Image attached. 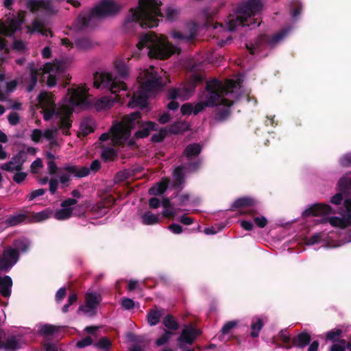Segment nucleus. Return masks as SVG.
Segmentation results:
<instances>
[{
	"label": "nucleus",
	"mask_w": 351,
	"mask_h": 351,
	"mask_svg": "<svg viewBox=\"0 0 351 351\" xmlns=\"http://www.w3.org/2000/svg\"><path fill=\"white\" fill-rule=\"evenodd\" d=\"M199 333L200 331L192 325L184 326L178 338V346L183 348L191 345Z\"/></svg>",
	"instance_id": "obj_18"
},
{
	"label": "nucleus",
	"mask_w": 351,
	"mask_h": 351,
	"mask_svg": "<svg viewBox=\"0 0 351 351\" xmlns=\"http://www.w3.org/2000/svg\"><path fill=\"white\" fill-rule=\"evenodd\" d=\"M169 205L170 202L168 199H165L162 201V206L164 207L162 214L165 217H171L175 215V212L169 208Z\"/></svg>",
	"instance_id": "obj_48"
},
{
	"label": "nucleus",
	"mask_w": 351,
	"mask_h": 351,
	"mask_svg": "<svg viewBox=\"0 0 351 351\" xmlns=\"http://www.w3.org/2000/svg\"><path fill=\"white\" fill-rule=\"evenodd\" d=\"M240 80H228L225 83L213 80L207 82L206 90L200 98V101L195 104H185L181 107L183 114H197L204 109L215 105L223 106L226 110L220 114L221 119H225L229 114V108L238 99L241 93Z\"/></svg>",
	"instance_id": "obj_2"
},
{
	"label": "nucleus",
	"mask_w": 351,
	"mask_h": 351,
	"mask_svg": "<svg viewBox=\"0 0 351 351\" xmlns=\"http://www.w3.org/2000/svg\"><path fill=\"white\" fill-rule=\"evenodd\" d=\"M111 343L108 339L103 337L97 343L94 344V346L100 348L108 350L110 348Z\"/></svg>",
	"instance_id": "obj_46"
},
{
	"label": "nucleus",
	"mask_w": 351,
	"mask_h": 351,
	"mask_svg": "<svg viewBox=\"0 0 351 351\" xmlns=\"http://www.w3.org/2000/svg\"><path fill=\"white\" fill-rule=\"evenodd\" d=\"M199 165L200 162H196L194 163H190L187 165H182L176 168L173 173L174 187H180L184 179V173L195 171L197 169Z\"/></svg>",
	"instance_id": "obj_20"
},
{
	"label": "nucleus",
	"mask_w": 351,
	"mask_h": 351,
	"mask_svg": "<svg viewBox=\"0 0 351 351\" xmlns=\"http://www.w3.org/2000/svg\"><path fill=\"white\" fill-rule=\"evenodd\" d=\"M168 228L174 234H180L182 232V226L176 223L170 225Z\"/></svg>",
	"instance_id": "obj_64"
},
{
	"label": "nucleus",
	"mask_w": 351,
	"mask_h": 351,
	"mask_svg": "<svg viewBox=\"0 0 351 351\" xmlns=\"http://www.w3.org/2000/svg\"><path fill=\"white\" fill-rule=\"evenodd\" d=\"M332 208L324 204H315L304 211L306 215L320 216L332 227L343 229L351 225V200L346 199L343 208L339 214L341 217L332 216L334 214Z\"/></svg>",
	"instance_id": "obj_8"
},
{
	"label": "nucleus",
	"mask_w": 351,
	"mask_h": 351,
	"mask_svg": "<svg viewBox=\"0 0 351 351\" xmlns=\"http://www.w3.org/2000/svg\"><path fill=\"white\" fill-rule=\"evenodd\" d=\"M71 61L66 60H56L54 62L46 63L43 67V78L47 80L48 86L56 84V75L66 69Z\"/></svg>",
	"instance_id": "obj_12"
},
{
	"label": "nucleus",
	"mask_w": 351,
	"mask_h": 351,
	"mask_svg": "<svg viewBox=\"0 0 351 351\" xmlns=\"http://www.w3.org/2000/svg\"><path fill=\"white\" fill-rule=\"evenodd\" d=\"M80 132L83 136H86L93 131L90 124L88 122H84L80 125Z\"/></svg>",
	"instance_id": "obj_54"
},
{
	"label": "nucleus",
	"mask_w": 351,
	"mask_h": 351,
	"mask_svg": "<svg viewBox=\"0 0 351 351\" xmlns=\"http://www.w3.org/2000/svg\"><path fill=\"white\" fill-rule=\"evenodd\" d=\"M237 321H230L224 324V326L221 328V332L225 334H228L232 329H233L237 325Z\"/></svg>",
	"instance_id": "obj_51"
},
{
	"label": "nucleus",
	"mask_w": 351,
	"mask_h": 351,
	"mask_svg": "<svg viewBox=\"0 0 351 351\" xmlns=\"http://www.w3.org/2000/svg\"><path fill=\"white\" fill-rule=\"evenodd\" d=\"M138 90H134L133 96L128 103L130 108H145L148 98L160 90L165 82L159 76L157 69L154 66L142 69L138 76Z\"/></svg>",
	"instance_id": "obj_6"
},
{
	"label": "nucleus",
	"mask_w": 351,
	"mask_h": 351,
	"mask_svg": "<svg viewBox=\"0 0 351 351\" xmlns=\"http://www.w3.org/2000/svg\"><path fill=\"white\" fill-rule=\"evenodd\" d=\"M52 214V211L49 209H46L42 210L40 212L36 213L34 215V220L35 221H42L47 219H48L51 215Z\"/></svg>",
	"instance_id": "obj_42"
},
{
	"label": "nucleus",
	"mask_w": 351,
	"mask_h": 351,
	"mask_svg": "<svg viewBox=\"0 0 351 351\" xmlns=\"http://www.w3.org/2000/svg\"><path fill=\"white\" fill-rule=\"evenodd\" d=\"M197 26L193 25L189 34H182L180 32H173L171 34L173 38L178 41L189 42L195 38L196 35Z\"/></svg>",
	"instance_id": "obj_33"
},
{
	"label": "nucleus",
	"mask_w": 351,
	"mask_h": 351,
	"mask_svg": "<svg viewBox=\"0 0 351 351\" xmlns=\"http://www.w3.org/2000/svg\"><path fill=\"white\" fill-rule=\"evenodd\" d=\"M64 170L69 173L71 175L77 178H82L87 176L90 173V169L88 167H82L78 168L76 166L66 165Z\"/></svg>",
	"instance_id": "obj_29"
},
{
	"label": "nucleus",
	"mask_w": 351,
	"mask_h": 351,
	"mask_svg": "<svg viewBox=\"0 0 351 351\" xmlns=\"http://www.w3.org/2000/svg\"><path fill=\"white\" fill-rule=\"evenodd\" d=\"M114 69L118 76L113 72H97L94 75L93 86L96 88L108 89L112 94L126 90V84L123 80L128 73V67L122 59H117L114 62Z\"/></svg>",
	"instance_id": "obj_7"
},
{
	"label": "nucleus",
	"mask_w": 351,
	"mask_h": 351,
	"mask_svg": "<svg viewBox=\"0 0 351 351\" xmlns=\"http://www.w3.org/2000/svg\"><path fill=\"white\" fill-rule=\"evenodd\" d=\"M12 280L8 276H0V294L8 298L11 294Z\"/></svg>",
	"instance_id": "obj_28"
},
{
	"label": "nucleus",
	"mask_w": 351,
	"mask_h": 351,
	"mask_svg": "<svg viewBox=\"0 0 351 351\" xmlns=\"http://www.w3.org/2000/svg\"><path fill=\"white\" fill-rule=\"evenodd\" d=\"M27 344V341L21 336H10L5 338V333L0 330V349H4L5 351H15L21 348Z\"/></svg>",
	"instance_id": "obj_15"
},
{
	"label": "nucleus",
	"mask_w": 351,
	"mask_h": 351,
	"mask_svg": "<svg viewBox=\"0 0 351 351\" xmlns=\"http://www.w3.org/2000/svg\"><path fill=\"white\" fill-rule=\"evenodd\" d=\"M254 221L256 225L259 228H264L267 223V219L263 216L255 217L254 218Z\"/></svg>",
	"instance_id": "obj_60"
},
{
	"label": "nucleus",
	"mask_w": 351,
	"mask_h": 351,
	"mask_svg": "<svg viewBox=\"0 0 351 351\" xmlns=\"http://www.w3.org/2000/svg\"><path fill=\"white\" fill-rule=\"evenodd\" d=\"M47 169L49 171V173L52 176H54V174L56 173L57 169H58L54 160H49L48 161Z\"/></svg>",
	"instance_id": "obj_62"
},
{
	"label": "nucleus",
	"mask_w": 351,
	"mask_h": 351,
	"mask_svg": "<svg viewBox=\"0 0 351 351\" xmlns=\"http://www.w3.org/2000/svg\"><path fill=\"white\" fill-rule=\"evenodd\" d=\"M45 193V190L43 189H39L34 191H32L27 196V198L29 201H32L36 198L37 197L41 196L44 195Z\"/></svg>",
	"instance_id": "obj_56"
},
{
	"label": "nucleus",
	"mask_w": 351,
	"mask_h": 351,
	"mask_svg": "<svg viewBox=\"0 0 351 351\" xmlns=\"http://www.w3.org/2000/svg\"><path fill=\"white\" fill-rule=\"evenodd\" d=\"M27 176V175L25 172L19 170V171H15V173L12 178L16 183L20 184L26 179Z\"/></svg>",
	"instance_id": "obj_49"
},
{
	"label": "nucleus",
	"mask_w": 351,
	"mask_h": 351,
	"mask_svg": "<svg viewBox=\"0 0 351 351\" xmlns=\"http://www.w3.org/2000/svg\"><path fill=\"white\" fill-rule=\"evenodd\" d=\"M101 301L99 293L94 291H88L86 294V302L79 308L85 315L91 316L95 315L97 305Z\"/></svg>",
	"instance_id": "obj_17"
},
{
	"label": "nucleus",
	"mask_w": 351,
	"mask_h": 351,
	"mask_svg": "<svg viewBox=\"0 0 351 351\" xmlns=\"http://www.w3.org/2000/svg\"><path fill=\"white\" fill-rule=\"evenodd\" d=\"M26 218L25 215L23 213H16L9 216L5 219V224L9 226H14L22 223Z\"/></svg>",
	"instance_id": "obj_37"
},
{
	"label": "nucleus",
	"mask_w": 351,
	"mask_h": 351,
	"mask_svg": "<svg viewBox=\"0 0 351 351\" xmlns=\"http://www.w3.org/2000/svg\"><path fill=\"white\" fill-rule=\"evenodd\" d=\"M141 114L138 112L125 116L121 121H114L108 132L102 134L99 143L103 148L102 158L112 160L117 156V149L121 146H132L134 138L131 136V130L140 123Z\"/></svg>",
	"instance_id": "obj_3"
},
{
	"label": "nucleus",
	"mask_w": 351,
	"mask_h": 351,
	"mask_svg": "<svg viewBox=\"0 0 351 351\" xmlns=\"http://www.w3.org/2000/svg\"><path fill=\"white\" fill-rule=\"evenodd\" d=\"M25 160V152L21 151L16 156L12 157L10 161L3 164L1 169L12 173L19 171V170H22V167Z\"/></svg>",
	"instance_id": "obj_21"
},
{
	"label": "nucleus",
	"mask_w": 351,
	"mask_h": 351,
	"mask_svg": "<svg viewBox=\"0 0 351 351\" xmlns=\"http://www.w3.org/2000/svg\"><path fill=\"white\" fill-rule=\"evenodd\" d=\"M158 125L152 121H147L143 123L140 129L135 133L136 138H145L147 137L152 131L157 130Z\"/></svg>",
	"instance_id": "obj_27"
},
{
	"label": "nucleus",
	"mask_w": 351,
	"mask_h": 351,
	"mask_svg": "<svg viewBox=\"0 0 351 351\" xmlns=\"http://www.w3.org/2000/svg\"><path fill=\"white\" fill-rule=\"evenodd\" d=\"M160 5L158 0H139L138 7L130 10L123 24L124 29L132 32L139 27H156L159 21L158 17L161 16Z\"/></svg>",
	"instance_id": "obj_5"
},
{
	"label": "nucleus",
	"mask_w": 351,
	"mask_h": 351,
	"mask_svg": "<svg viewBox=\"0 0 351 351\" xmlns=\"http://www.w3.org/2000/svg\"><path fill=\"white\" fill-rule=\"evenodd\" d=\"M311 341V337L308 334L302 332L298 335L293 341L294 346L298 348H303L308 345Z\"/></svg>",
	"instance_id": "obj_38"
},
{
	"label": "nucleus",
	"mask_w": 351,
	"mask_h": 351,
	"mask_svg": "<svg viewBox=\"0 0 351 351\" xmlns=\"http://www.w3.org/2000/svg\"><path fill=\"white\" fill-rule=\"evenodd\" d=\"M289 32V28L283 29L278 34L274 35L271 38H269L266 35H261L254 45H248L246 44V47L248 49L251 53H255L256 49L258 48L259 45H265L272 47L281 42L288 35Z\"/></svg>",
	"instance_id": "obj_14"
},
{
	"label": "nucleus",
	"mask_w": 351,
	"mask_h": 351,
	"mask_svg": "<svg viewBox=\"0 0 351 351\" xmlns=\"http://www.w3.org/2000/svg\"><path fill=\"white\" fill-rule=\"evenodd\" d=\"M263 6V0H245L238 8L237 12L228 16L226 27L219 24L214 28L219 32L224 30L233 32L247 27L250 29L256 28L261 24L259 15Z\"/></svg>",
	"instance_id": "obj_4"
},
{
	"label": "nucleus",
	"mask_w": 351,
	"mask_h": 351,
	"mask_svg": "<svg viewBox=\"0 0 351 351\" xmlns=\"http://www.w3.org/2000/svg\"><path fill=\"white\" fill-rule=\"evenodd\" d=\"M37 76L38 73L36 70H32L30 75V83L27 86V90L28 92H31L33 90L34 87L37 84Z\"/></svg>",
	"instance_id": "obj_45"
},
{
	"label": "nucleus",
	"mask_w": 351,
	"mask_h": 351,
	"mask_svg": "<svg viewBox=\"0 0 351 351\" xmlns=\"http://www.w3.org/2000/svg\"><path fill=\"white\" fill-rule=\"evenodd\" d=\"M348 343L343 340L340 339L332 343L330 348V351H346Z\"/></svg>",
	"instance_id": "obj_41"
},
{
	"label": "nucleus",
	"mask_w": 351,
	"mask_h": 351,
	"mask_svg": "<svg viewBox=\"0 0 351 351\" xmlns=\"http://www.w3.org/2000/svg\"><path fill=\"white\" fill-rule=\"evenodd\" d=\"M56 330V327L49 324H45L40 327L39 332L42 335H48L52 334Z\"/></svg>",
	"instance_id": "obj_47"
},
{
	"label": "nucleus",
	"mask_w": 351,
	"mask_h": 351,
	"mask_svg": "<svg viewBox=\"0 0 351 351\" xmlns=\"http://www.w3.org/2000/svg\"><path fill=\"white\" fill-rule=\"evenodd\" d=\"M23 23V16L21 14L8 17L5 23L0 25V35L12 36L15 32L20 28ZM6 43L3 38L0 36V49H5Z\"/></svg>",
	"instance_id": "obj_13"
},
{
	"label": "nucleus",
	"mask_w": 351,
	"mask_h": 351,
	"mask_svg": "<svg viewBox=\"0 0 351 351\" xmlns=\"http://www.w3.org/2000/svg\"><path fill=\"white\" fill-rule=\"evenodd\" d=\"M263 327V322L261 317H254L252 319L250 325V336L252 337H257L259 335L261 330Z\"/></svg>",
	"instance_id": "obj_32"
},
{
	"label": "nucleus",
	"mask_w": 351,
	"mask_h": 351,
	"mask_svg": "<svg viewBox=\"0 0 351 351\" xmlns=\"http://www.w3.org/2000/svg\"><path fill=\"white\" fill-rule=\"evenodd\" d=\"M18 254L12 247H7L0 251V271L10 270L18 261Z\"/></svg>",
	"instance_id": "obj_16"
},
{
	"label": "nucleus",
	"mask_w": 351,
	"mask_h": 351,
	"mask_svg": "<svg viewBox=\"0 0 351 351\" xmlns=\"http://www.w3.org/2000/svg\"><path fill=\"white\" fill-rule=\"evenodd\" d=\"M306 243L308 245L323 243L324 246L328 247H339L341 245L340 243H333V242L329 239L328 236L324 232L315 233L311 237L308 239Z\"/></svg>",
	"instance_id": "obj_25"
},
{
	"label": "nucleus",
	"mask_w": 351,
	"mask_h": 351,
	"mask_svg": "<svg viewBox=\"0 0 351 351\" xmlns=\"http://www.w3.org/2000/svg\"><path fill=\"white\" fill-rule=\"evenodd\" d=\"M121 99V95L112 97L104 96L97 99L94 103V107L97 111H105L110 109Z\"/></svg>",
	"instance_id": "obj_24"
},
{
	"label": "nucleus",
	"mask_w": 351,
	"mask_h": 351,
	"mask_svg": "<svg viewBox=\"0 0 351 351\" xmlns=\"http://www.w3.org/2000/svg\"><path fill=\"white\" fill-rule=\"evenodd\" d=\"M163 325L168 329L176 330L179 328L178 323L171 315H167L162 321Z\"/></svg>",
	"instance_id": "obj_40"
},
{
	"label": "nucleus",
	"mask_w": 351,
	"mask_h": 351,
	"mask_svg": "<svg viewBox=\"0 0 351 351\" xmlns=\"http://www.w3.org/2000/svg\"><path fill=\"white\" fill-rule=\"evenodd\" d=\"M188 128V124L184 122H176L171 126L170 131L172 133H179L186 130Z\"/></svg>",
	"instance_id": "obj_43"
},
{
	"label": "nucleus",
	"mask_w": 351,
	"mask_h": 351,
	"mask_svg": "<svg viewBox=\"0 0 351 351\" xmlns=\"http://www.w3.org/2000/svg\"><path fill=\"white\" fill-rule=\"evenodd\" d=\"M93 339L91 337H86L76 343V346L79 348H83L93 344Z\"/></svg>",
	"instance_id": "obj_52"
},
{
	"label": "nucleus",
	"mask_w": 351,
	"mask_h": 351,
	"mask_svg": "<svg viewBox=\"0 0 351 351\" xmlns=\"http://www.w3.org/2000/svg\"><path fill=\"white\" fill-rule=\"evenodd\" d=\"M337 187L339 193L335 194L330 199V202L335 205H340L343 201V194L351 192V178L348 174L344 175L338 182Z\"/></svg>",
	"instance_id": "obj_19"
},
{
	"label": "nucleus",
	"mask_w": 351,
	"mask_h": 351,
	"mask_svg": "<svg viewBox=\"0 0 351 351\" xmlns=\"http://www.w3.org/2000/svg\"><path fill=\"white\" fill-rule=\"evenodd\" d=\"M167 18L169 21H172L178 14V11L173 8H169L166 11Z\"/></svg>",
	"instance_id": "obj_63"
},
{
	"label": "nucleus",
	"mask_w": 351,
	"mask_h": 351,
	"mask_svg": "<svg viewBox=\"0 0 351 351\" xmlns=\"http://www.w3.org/2000/svg\"><path fill=\"white\" fill-rule=\"evenodd\" d=\"M169 180L162 179L161 182H158L154 186L149 189V193L152 195H158L162 194L167 189Z\"/></svg>",
	"instance_id": "obj_31"
},
{
	"label": "nucleus",
	"mask_w": 351,
	"mask_h": 351,
	"mask_svg": "<svg viewBox=\"0 0 351 351\" xmlns=\"http://www.w3.org/2000/svg\"><path fill=\"white\" fill-rule=\"evenodd\" d=\"M139 50L146 48L150 58L165 59L178 52L176 47L172 46L163 35L147 34L143 35L137 44Z\"/></svg>",
	"instance_id": "obj_9"
},
{
	"label": "nucleus",
	"mask_w": 351,
	"mask_h": 351,
	"mask_svg": "<svg viewBox=\"0 0 351 351\" xmlns=\"http://www.w3.org/2000/svg\"><path fill=\"white\" fill-rule=\"evenodd\" d=\"M341 330L339 329H335L328 332L326 334V338L328 340L332 341V343L338 341L337 338L339 337Z\"/></svg>",
	"instance_id": "obj_50"
},
{
	"label": "nucleus",
	"mask_w": 351,
	"mask_h": 351,
	"mask_svg": "<svg viewBox=\"0 0 351 351\" xmlns=\"http://www.w3.org/2000/svg\"><path fill=\"white\" fill-rule=\"evenodd\" d=\"M49 191L52 194L55 193V192L56 191V190L58 189V179L53 176L49 181Z\"/></svg>",
	"instance_id": "obj_57"
},
{
	"label": "nucleus",
	"mask_w": 351,
	"mask_h": 351,
	"mask_svg": "<svg viewBox=\"0 0 351 351\" xmlns=\"http://www.w3.org/2000/svg\"><path fill=\"white\" fill-rule=\"evenodd\" d=\"M120 8L119 4L112 1L104 0L92 10L88 16H80L79 21L82 23V26H88L90 21L114 14L118 12Z\"/></svg>",
	"instance_id": "obj_11"
},
{
	"label": "nucleus",
	"mask_w": 351,
	"mask_h": 351,
	"mask_svg": "<svg viewBox=\"0 0 351 351\" xmlns=\"http://www.w3.org/2000/svg\"><path fill=\"white\" fill-rule=\"evenodd\" d=\"M11 247L16 252L19 257L20 253H25L29 249L30 242L28 239L23 238L15 241Z\"/></svg>",
	"instance_id": "obj_30"
},
{
	"label": "nucleus",
	"mask_w": 351,
	"mask_h": 351,
	"mask_svg": "<svg viewBox=\"0 0 351 351\" xmlns=\"http://www.w3.org/2000/svg\"><path fill=\"white\" fill-rule=\"evenodd\" d=\"M173 333L169 330H165L164 333L160 337L156 339V344L158 346H161L169 341Z\"/></svg>",
	"instance_id": "obj_44"
},
{
	"label": "nucleus",
	"mask_w": 351,
	"mask_h": 351,
	"mask_svg": "<svg viewBox=\"0 0 351 351\" xmlns=\"http://www.w3.org/2000/svg\"><path fill=\"white\" fill-rule=\"evenodd\" d=\"M121 304L126 310H130L134 307V302L132 299L127 298L123 299Z\"/></svg>",
	"instance_id": "obj_59"
},
{
	"label": "nucleus",
	"mask_w": 351,
	"mask_h": 351,
	"mask_svg": "<svg viewBox=\"0 0 351 351\" xmlns=\"http://www.w3.org/2000/svg\"><path fill=\"white\" fill-rule=\"evenodd\" d=\"M255 200L252 198L243 197L235 200L232 204V208H247L255 204Z\"/></svg>",
	"instance_id": "obj_35"
},
{
	"label": "nucleus",
	"mask_w": 351,
	"mask_h": 351,
	"mask_svg": "<svg viewBox=\"0 0 351 351\" xmlns=\"http://www.w3.org/2000/svg\"><path fill=\"white\" fill-rule=\"evenodd\" d=\"M26 29L27 33L29 34L38 32L43 36H47L48 34L51 35V32L44 27L43 23L38 19H34L31 25H27Z\"/></svg>",
	"instance_id": "obj_26"
},
{
	"label": "nucleus",
	"mask_w": 351,
	"mask_h": 351,
	"mask_svg": "<svg viewBox=\"0 0 351 351\" xmlns=\"http://www.w3.org/2000/svg\"><path fill=\"white\" fill-rule=\"evenodd\" d=\"M8 122L12 125L18 124L20 121V117L17 112H12L8 117Z\"/></svg>",
	"instance_id": "obj_53"
},
{
	"label": "nucleus",
	"mask_w": 351,
	"mask_h": 351,
	"mask_svg": "<svg viewBox=\"0 0 351 351\" xmlns=\"http://www.w3.org/2000/svg\"><path fill=\"white\" fill-rule=\"evenodd\" d=\"M75 44L80 49H87L90 47V42L86 38L77 39Z\"/></svg>",
	"instance_id": "obj_58"
},
{
	"label": "nucleus",
	"mask_w": 351,
	"mask_h": 351,
	"mask_svg": "<svg viewBox=\"0 0 351 351\" xmlns=\"http://www.w3.org/2000/svg\"><path fill=\"white\" fill-rule=\"evenodd\" d=\"M88 88L86 85L78 86L68 90V93L61 104L58 106L55 104L53 96L46 92H42L38 96V106L43 110V118L45 121H51L53 125L45 130L34 129L32 132L31 139L34 143H39L42 139L47 140L50 146L58 145L57 134L59 130L68 135L71 126L70 117L74 108L81 106L88 108L90 106L88 99Z\"/></svg>",
	"instance_id": "obj_1"
},
{
	"label": "nucleus",
	"mask_w": 351,
	"mask_h": 351,
	"mask_svg": "<svg viewBox=\"0 0 351 351\" xmlns=\"http://www.w3.org/2000/svg\"><path fill=\"white\" fill-rule=\"evenodd\" d=\"M77 203L75 199L69 198L61 204V208L56 210L53 217L57 220H66L71 217L74 206Z\"/></svg>",
	"instance_id": "obj_23"
},
{
	"label": "nucleus",
	"mask_w": 351,
	"mask_h": 351,
	"mask_svg": "<svg viewBox=\"0 0 351 351\" xmlns=\"http://www.w3.org/2000/svg\"><path fill=\"white\" fill-rule=\"evenodd\" d=\"M161 316V311L156 308L152 309L147 315L148 324L152 326H156L159 322Z\"/></svg>",
	"instance_id": "obj_36"
},
{
	"label": "nucleus",
	"mask_w": 351,
	"mask_h": 351,
	"mask_svg": "<svg viewBox=\"0 0 351 351\" xmlns=\"http://www.w3.org/2000/svg\"><path fill=\"white\" fill-rule=\"evenodd\" d=\"M202 80L201 75L194 74L191 77V82L187 84H182L178 88H173L168 93V99H172L168 104V108L172 110H176L179 107V104L174 99H180L182 101L188 99L195 90L196 84Z\"/></svg>",
	"instance_id": "obj_10"
},
{
	"label": "nucleus",
	"mask_w": 351,
	"mask_h": 351,
	"mask_svg": "<svg viewBox=\"0 0 351 351\" xmlns=\"http://www.w3.org/2000/svg\"><path fill=\"white\" fill-rule=\"evenodd\" d=\"M340 164L342 166H351V153L345 154L340 159Z\"/></svg>",
	"instance_id": "obj_61"
},
{
	"label": "nucleus",
	"mask_w": 351,
	"mask_h": 351,
	"mask_svg": "<svg viewBox=\"0 0 351 351\" xmlns=\"http://www.w3.org/2000/svg\"><path fill=\"white\" fill-rule=\"evenodd\" d=\"M159 215L152 213L149 211L145 213L142 217V223L145 225H154L159 222Z\"/></svg>",
	"instance_id": "obj_39"
},
{
	"label": "nucleus",
	"mask_w": 351,
	"mask_h": 351,
	"mask_svg": "<svg viewBox=\"0 0 351 351\" xmlns=\"http://www.w3.org/2000/svg\"><path fill=\"white\" fill-rule=\"evenodd\" d=\"M202 148L197 143H192L189 145L184 149V156L188 159L198 155L201 152Z\"/></svg>",
	"instance_id": "obj_34"
},
{
	"label": "nucleus",
	"mask_w": 351,
	"mask_h": 351,
	"mask_svg": "<svg viewBox=\"0 0 351 351\" xmlns=\"http://www.w3.org/2000/svg\"><path fill=\"white\" fill-rule=\"evenodd\" d=\"M26 5L32 12L42 10L47 14H52L56 12V8L48 0H26Z\"/></svg>",
	"instance_id": "obj_22"
},
{
	"label": "nucleus",
	"mask_w": 351,
	"mask_h": 351,
	"mask_svg": "<svg viewBox=\"0 0 351 351\" xmlns=\"http://www.w3.org/2000/svg\"><path fill=\"white\" fill-rule=\"evenodd\" d=\"M43 167V162L40 158H37L31 165V171L34 173H38Z\"/></svg>",
	"instance_id": "obj_55"
}]
</instances>
